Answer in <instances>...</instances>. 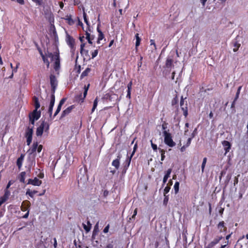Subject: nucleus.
Returning a JSON list of instances; mask_svg holds the SVG:
<instances>
[{"label": "nucleus", "mask_w": 248, "mask_h": 248, "mask_svg": "<svg viewBox=\"0 0 248 248\" xmlns=\"http://www.w3.org/2000/svg\"><path fill=\"white\" fill-rule=\"evenodd\" d=\"M49 128L48 123L45 121H42L39 126L37 128L36 134L37 136H41L43 132H47Z\"/></svg>", "instance_id": "1"}, {"label": "nucleus", "mask_w": 248, "mask_h": 248, "mask_svg": "<svg viewBox=\"0 0 248 248\" xmlns=\"http://www.w3.org/2000/svg\"><path fill=\"white\" fill-rule=\"evenodd\" d=\"M164 137V142L170 147H174L176 143L173 141L171 134L168 131H163Z\"/></svg>", "instance_id": "2"}, {"label": "nucleus", "mask_w": 248, "mask_h": 248, "mask_svg": "<svg viewBox=\"0 0 248 248\" xmlns=\"http://www.w3.org/2000/svg\"><path fill=\"white\" fill-rule=\"evenodd\" d=\"M66 42L67 44L70 47L71 52L72 53H74L76 50V46L75 41L74 38L68 34H67L66 36Z\"/></svg>", "instance_id": "3"}, {"label": "nucleus", "mask_w": 248, "mask_h": 248, "mask_svg": "<svg viewBox=\"0 0 248 248\" xmlns=\"http://www.w3.org/2000/svg\"><path fill=\"white\" fill-rule=\"evenodd\" d=\"M40 116V110H34L33 112L29 115L30 123L33 125L34 124V122L38 120Z\"/></svg>", "instance_id": "4"}, {"label": "nucleus", "mask_w": 248, "mask_h": 248, "mask_svg": "<svg viewBox=\"0 0 248 248\" xmlns=\"http://www.w3.org/2000/svg\"><path fill=\"white\" fill-rule=\"evenodd\" d=\"M50 82L51 87V94H54L58 85V81L56 77L53 74L50 75Z\"/></svg>", "instance_id": "5"}, {"label": "nucleus", "mask_w": 248, "mask_h": 248, "mask_svg": "<svg viewBox=\"0 0 248 248\" xmlns=\"http://www.w3.org/2000/svg\"><path fill=\"white\" fill-rule=\"evenodd\" d=\"M180 105L182 110L183 111L184 115L186 117L188 114L187 102L185 101L183 96L181 97Z\"/></svg>", "instance_id": "6"}, {"label": "nucleus", "mask_w": 248, "mask_h": 248, "mask_svg": "<svg viewBox=\"0 0 248 248\" xmlns=\"http://www.w3.org/2000/svg\"><path fill=\"white\" fill-rule=\"evenodd\" d=\"M33 130L32 128H28L25 133V137L27 139V144L30 145L32 140Z\"/></svg>", "instance_id": "7"}, {"label": "nucleus", "mask_w": 248, "mask_h": 248, "mask_svg": "<svg viewBox=\"0 0 248 248\" xmlns=\"http://www.w3.org/2000/svg\"><path fill=\"white\" fill-rule=\"evenodd\" d=\"M55 101V94H51L50 95V103L48 107V113L49 114V116L51 117L52 114L53 108L54 105Z\"/></svg>", "instance_id": "8"}, {"label": "nucleus", "mask_w": 248, "mask_h": 248, "mask_svg": "<svg viewBox=\"0 0 248 248\" xmlns=\"http://www.w3.org/2000/svg\"><path fill=\"white\" fill-rule=\"evenodd\" d=\"M42 184V181L40 180L37 177H35L34 179H29L27 184L32 185L35 186H40Z\"/></svg>", "instance_id": "9"}, {"label": "nucleus", "mask_w": 248, "mask_h": 248, "mask_svg": "<svg viewBox=\"0 0 248 248\" xmlns=\"http://www.w3.org/2000/svg\"><path fill=\"white\" fill-rule=\"evenodd\" d=\"M89 31L90 32L91 31V30L90 29H89L88 31L87 30V31H85V35H86L85 39L86 40H87L88 43L92 45L93 44L92 41L93 40H94V35H93V34H91L89 32Z\"/></svg>", "instance_id": "10"}, {"label": "nucleus", "mask_w": 248, "mask_h": 248, "mask_svg": "<svg viewBox=\"0 0 248 248\" xmlns=\"http://www.w3.org/2000/svg\"><path fill=\"white\" fill-rule=\"evenodd\" d=\"M75 108L74 105H71L68 108H67L65 109L62 111L61 114V118L64 117L65 116L68 115L71 112L72 110Z\"/></svg>", "instance_id": "11"}, {"label": "nucleus", "mask_w": 248, "mask_h": 248, "mask_svg": "<svg viewBox=\"0 0 248 248\" xmlns=\"http://www.w3.org/2000/svg\"><path fill=\"white\" fill-rule=\"evenodd\" d=\"M45 56L47 58H50L51 61H54L56 59H57L56 56H58V57H60L59 54L57 53H56L55 54H53L52 53L48 51L45 53Z\"/></svg>", "instance_id": "12"}, {"label": "nucleus", "mask_w": 248, "mask_h": 248, "mask_svg": "<svg viewBox=\"0 0 248 248\" xmlns=\"http://www.w3.org/2000/svg\"><path fill=\"white\" fill-rule=\"evenodd\" d=\"M66 100V99L65 98H63L61 100L54 114V117H55L59 113L61 109L62 106L65 103Z\"/></svg>", "instance_id": "13"}, {"label": "nucleus", "mask_w": 248, "mask_h": 248, "mask_svg": "<svg viewBox=\"0 0 248 248\" xmlns=\"http://www.w3.org/2000/svg\"><path fill=\"white\" fill-rule=\"evenodd\" d=\"M222 145L224 148V150H225V153L226 154L229 152L231 146L230 143L228 141L224 140L222 142Z\"/></svg>", "instance_id": "14"}, {"label": "nucleus", "mask_w": 248, "mask_h": 248, "mask_svg": "<svg viewBox=\"0 0 248 248\" xmlns=\"http://www.w3.org/2000/svg\"><path fill=\"white\" fill-rule=\"evenodd\" d=\"M57 59H56L54 64V68L56 71H58L60 68V57L56 56Z\"/></svg>", "instance_id": "15"}, {"label": "nucleus", "mask_w": 248, "mask_h": 248, "mask_svg": "<svg viewBox=\"0 0 248 248\" xmlns=\"http://www.w3.org/2000/svg\"><path fill=\"white\" fill-rule=\"evenodd\" d=\"M97 31L99 33L97 40V43L98 44H100V41H101L104 38V36L103 32L99 29V25H98V26H97Z\"/></svg>", "instance_id": "16"}, {"label": "nucleus", "mask_w": 248, "mask_h": 248, "mask_svg": "<svg viewBox=\"0 0 248 248\" xmlns=\"http://www.w3.org/2000/svg\"><path fill=\"white\" fill-rule=\"evenodd\" d=\"M82 225L84 229L86 232H89L92 228V224L89 221H87L86 222L83 223Z\"/></svg>", "instance_id": "17"}, {"label": "nucleus", "mask_w": 248, "mask_h": 248, "mask_svg": "<svg viewBox=\"0 0 248 248\" xmlns=\"http://www.w3.org/2000/svg\"><path fill=\"white\" fill-rule=\"evenodd\" d=\"M171 172V169H168L167 170V171H166L165 175L164 176L163 180V186H164L167 182L168 179L170 177Z\"/></svg>", "instance_id": "18"}, {"label": "nucleus", "mask_w": 248, "mask_h": 248, "mask_svg": "<svg viewBox=\"0 0 248 248\" xmlns=\"http://www.w3.org/2000/svg\"><path fill=\"white\" fill-rule=\"evenodd\" d=\"M112 165L114 166L116 169H118L120 166V157L118 156V158L114 160L112 162Z\"/></svg>", "instance_id": "19"}, {"label": "nucleus", "mask_w": 248, "mask_h": 248, "mask_svg": "<svg viewBox=\"0 0 248 248\" xmlns=\"http://www.w3.org/2000/svg\"><path fill=\"white\" fill-rule=\"evenodd\" d=\"M33 101H34V105L35 107V109L38 110V109L40 107V103L39 102L38 99L37 97L34 96L33 97Z\"/></svg>", "instance_id": "20"}, {"label": "nucleus", "mask_w": 248, "mask_h": 248, "mask_svg": "<svg viewBox=\"0 0 248 248\" xmlns=\"http://www.w3.org/2000/svg\"><path fill=\"white\" fill-rule=\"evenodd\" d=\"M23 159L24 156L22 155L17 159L16 165L19 169L22 167Z\"/></svg>", "instance_id": "21"}, {"label": "nucleus", "mask_w": 248, "mask_h": 248, "mask_svg": "<svg viewBox=\"0 0 248 248\" xmlns=\"http://www.w3.org/2000/svg\"><path fill=\"white\" fill-rule=\"evenodd\" d=\"M40 54L42 58V59L44 62V63H46V66L47 68L49 66V62L48 60V59L43 54V52L41 51H40Z\"/></svg>", "instance_id": "22"}, {"label": "nucleus", "mask_w": 248, "mask_h": 248, "mask_svg": "<svg viewBox=\"0 0 248 248\" xmlns=\"http://www.w3.org/2000/svg\"><path fill=\"white\" fill-rule=\"evenodd\" d=\"M173 65V60L168 58L166 62V66L167 68H170Z\"/></svg>", "instance_id": "23"}, {"label": "nucleus", "mask_w": 248, "mask_h": 248, "mask_svg": "<svg viewBox=\"0 0 248 248\" xmlns=\"http://www.w3.org/2000/svg\"><path fill=\"white\" fill-rule=\"evenodd\" d=\"M217 227L218 229L221 232L225 231L226 230V228L224 226V222L223 221L220 222L218 223Z\"/></svg>", "instance_id": "24"}, {"label": "nucleus", "mask_w": 248, "mask_h": 248, "mask_svg": "<svg viewBox=\"0 0 248 248\" xmlns=\"http://www.w3.org/2000/svg\"><path fill=\"white\" fill-rule=\"evenodd\" d=\"M130 162H131V158H127L126 159V164L124 165V170H123V173H125L126 172V171L127 170V169L130 165Z\"/></svg>", "instance_id": "25"}, {"label": "nucleus", "mask_w": 248, "mask_h": 248, "mask_svg": "<svg viewBox=\"0 0 248 248\" xmlns=\"http://www.w3.org/2000/svg\"><path fill=\"white\" fill-rule=\"evenodd\" d=\"M26 176V172L25 171L21 172L19 176V181L22 183H25Z\"/></svg>", "instance_id": "26"}, {"label": "nucleus", "mask_w": 248, "mask_h": 248, "mask_svg": "<svg viewBox=\"0 0 248 248\" xmlns=\"http://www.w3.org/2000/svg\"><path fill=\"white\" fill-rule=\"evenodd\" d=\"M38 147L37 142H34L32 144V147L31 150H29L31 154H32L36 151Z\"/></svg>", "instance_id": "27"}, {"label": "nucleus", "mask_w": 248, "mask_h": 248, "mask_svg": "<svg viewBox=\"0 0 248 248\" xmlns=\"http://www.w3.org/2000/svg\"><path fill=\"white\" fill-rule=\"evenodd\" d=\"M91 69L89 68H87L81 74L80 78H83L84 77L87 76L88 74L90 72Z\"/></svg>", "instance_id": "28"}, {"label": "nucleus", "mask_w": 248, "mask_h": 248, "mask_svg": "<svg viewBox=\"0 0 248 248\" xmlns=\"http://www.w3.org/2000/svg\"><path fill=\"white\" fill-rule=\"evenodd\" d=\"M233 51L234 52H236L238 49H239V47L240 46V44L237 42L236 41H235L233 43Z\"/></svg>", "instance_id": "29"}, {"label": "nucleus", "mask_w": 248, "mask_h": 248, "mask_svg": "<svg viewBox=\"0 0 248 248\" xmlns=\"http://www.w3.org/2000/svg\"><path fill=\"white\" fill-rule=\"evenodd\" d=\"M173 188H174L175 193L177 194L178 192L179 189V182H176L174 184Z\"/></svg>", "instance_id": "30"}, {"label": "nucleus", "mask_w": 248, "mask_h": 248, "mask_svg": "<svg viewBox=\"0 0 248 248\" xmlns=\"http://www.w3.org/2000/svg\"><path fill=\"white\" fill-rule=\"evenodd\" d=\"M37 193V191H31L30 189H28L26 192V195H29L31 197H33L35 194Z\"/></svg>", "instance_id": "31"}, {"label": "nucleus", "mask_w": 248, "mask_h": 248, "mask_svg": "<svg viewBox=\"0 0 248 248\" xmlns=\"http://www.w3.org/2000/svg\"><path fill=\"white\" fill-rule=\"evenodd\" d=\"M135 37H136V47H137L138 46H139V45L140 44V42L141 39L140 38V37L139 36V34L138 33H137L135 35Z\"/></svg>", "instance_id": "32"}, {"label": "nucleus", "mask_w": 248, "mask_h": 248, "mask_svg": "<svg viewBox=\"0 0 248 248\" xmlns=\"http://www.w3.org/2000/svg\"><path fill=\"white\" fill-rule=\"evenodd\" d=\"M98 104V99L96 98L93 101V107L92 109V113L93 112L95 109H96L97 106Z\"/></svg>", "instance_id": "33"}, {"label": "nucleus", "mask_w": 248, "mask_h": 248, "mask_svg": "<svg viewBox=\"0 0 248 248\" xmlns=\"http://www.w3.org/2000/svg\"><path fill=\"white\" fill-rule=\"evenodd\" d=\"M86 43L85 42L81 43L80 52L81 54H82L84 51H85L86 53H88V50H85L84 48L85 46Z\"/></svg>", "instance_id": "34"}, {"label": "nucleus", "mask_w": 248, "mask_h": 248, "mask_svg": "<svg viewBox=\"0 0 248 248\" xmlns=\"http://www.w3.org/2000/svg\"><path fill=\"white\" fill-rule=\"evenodd\" d=\"M206 162H207V158L206 157H204L203 159V161H202V167H201L202 172H204V168H205Z\"/></svg>", "instance_id": "35"}, {"label": "nucleus", "mask_w": 248, "mask_h": 248, "mask_svg": "<svg viewBox=\"0 0 248 248\" xmlns=\"http://www.w3.org/2000/svg\"><path fill=\"white\" fill-rule=\"evenodd\" d=\"M8 199H7L5 196H3L0 198V206L3 204L4 202H5Z\"/></svg>", "instance_id": "36"}, {"label": "nucleus", "mask_w": 248, "mask_h": 248, "mask_svg": "<svg viewBox=\"0 0 248 248\" xmlns=\"http://www.w3.org/2000/svg\"><path fill=\"white\" fill-rule=\"evenodd\" d=\"M167 125H168V124L165 123V122H164L162 124V128L163 130V131H168V132H169V130L167 129V128H168Z\"/></svg>", "instance_id": "37"}, {"label": "nucleus", "mask_w": 248, "mask_h": 248, "mask_svg": "<svg viewBox=\"0 0 248 248\" xmlns=\"http://www.w3.org/2000/svg\"><path fill=\"white\" fill-rule=\"evenodd\" d=\"M98 53V49H95L91 53L92 54V59H94L95 57L97 56Z\"/></svg>", "instance_id": "38"}, {"label": "nucleus", "mask_w": 248, "mask_h": 248, "mask_svg": "<svg viewBox=\"0 0 248 248\" xmlns=\"http://www.w3.org/2000/svg\"><path fill=\"white\" fill-rule=\"evenodd\" d=\"M170 189V186H167L165 187V188L164 189V196H165L166 194H167L169 192Z\"/></svg>", "instance_id": "39"}, {"label": "nucleus", "mask_w": 248, "mask_h": 248, "mask_svg": "<svg viewBox=\"0 0 248 248\" xmlns=\"http://www.w3.org/2000/svg\"><path fill=\"white\" fill-rule=\"evenodd\" d=\"M10 194L11 193L10 191L8 190V189H5L4 190V194L3 196L6 197L7 199H8L10 195Z\"/></svg>", "instance_id": "40"}, {"label": "nucleus", "mask_w": 248, "mask_h": 248, "mask_svg": "<svg viewBox=\"0 0 248 248\" xmlns=\"http://www.w3.org/2000/svg\"><path fill=\"white\" fill-rule=\"evenodd\" d=\"M83 17H84V22L86 23L87 25L89 27V22L88 20L86 14L85 12L83 13Z\"/></svg>", "instance_id": "41"}, {"label": "nucleus", "mask_w": 248, "mask_h": 248, "mask_svg": "<svg viewBox=\"0 0 248 248\" xmlns=\"http://www.w3.org/2000/svg\"><path fill=\"white\" fill-rule=\"evenodd\" d=\"M159 149L161 152V161H163L164 160V158L165 157V151H164L162 149Z\"/></svg>", "instance_id": "42"}, {"label": "nucleus", "mask_w": 248, "mask_h": 248, "mask_svg": "<svg viewBox=\"0 0 248 248\" xmlns=\"http://www.w3.org/2000/svg\"><path fill=\"white\" fill-rule=\"evenodd\" d=\"M218 242V240H215L214 241L211 242L208 246V248H210V247H213L214 245L217 244Z\"/></svg>", "instance_id": "43"}, {"label": "nucleus", "mask_w": 248, "mask_h": 248, "mask_svg": "<svg viewBox=\"0 0 248 248\" xmlns=\"http://www.w3.org/2000/svg\"><path fill=\"white\" fill-rule=\"evenodd\" d=\"M151 141V146H152V147L153 148V149L154 150V151H156L157 149V145L155 144H154L152 140Z\"/></svg>", "instance_id": "44"}, {"label": "nucleus", "mask_w": 248, "mask_h": 248, "mask_svg": "<svg viewBox=\"0 0 248 248\" xmlns=\"http://www.w3.org/2000/svg\"><path fill=\"white\" fill-rule=\"evenodd\" d=\"M98 231V223H97L94 226L93 233L96 232Z\"/></svg>", "instance_id": "45"}, {"label": "nucleus", "mask_w": 248, "mask_h": 248, "mask_svg": "<svg viewBox=\"0 0 248 248\" xmlns=\"http://www.w3.org/2000/svg\"><path fill=\"white\" fill-rule=\"evenodd\" d=\"M33 1L36 3L38 5H41L42 4V0H32Z\"/></svg>", "instance_id": "46"}, {"label": "nucleus", "mask_w": 248, "mask_h": 248, "mask_svg": "<svg viewBox=\"0 0 248 248\" xmlns=\"http://www.w3.org/2000/svg\"><path fill=\"white\" fill-rule=\"evenodd\" d=\"M109 225L108 224L104 229L103 230V232L104 233H107L108 232V230H109Z\"/></svg>", "instance_id": "47"}, {"label": "nucleus", "mask_w": 248, "mask_h": 248, "mask_svg": "<svg viewBox=\"0 0 248 248\" xmlns=\"http://www.w3.org/2000/svg\"><path fill=\"white\" fill-rule=\"evenodd\" d=\"M192 139V138H189L187 139V143H186V147H188L190 144Z\"/></svg>", "instance_id": "48"}, {"label": "nucleus", "mask_w": 248, "mask_h": 248, "mask_svg": "<svg viewBox=\"0 0 248 248\" xmlns=\"http://www.w3.org/2000/svg\"><path fill=\"white\" fill-rule=\"evenodd\" d=\"M241 89V87H239L238 89V90H237V93H236V97H235V100H236L237 99V98L238 97V96H239V92H240V91Z\"/></svg>", "instance_id": "49"}, {"label": "nucleus", "mask_w": 248, "mask_h": 248, "mask_svg": "<svg viewBox=\"0 0 248 248\" xmlns=\"http://www.w3.org/2000/svg\"><path fill=\"white\" fill-rule=\"evenodd\" d=\"M42 148H43V146L41 145H40L38 146V147L37 148V152L38 153L41 152V151L42 150Z\"/></svg>", "instance_id": "50"}, {"label": "nucleus", "mask_w": 248, "mask_h": 248, "mask_svg": "<svg viewBox=\"0 0 248 248\" xmlns=\"http://www.w3.org/2000/svg\"><path fill=\"white\" fill-rule=\"evenodd\" d=\"M79 39L81 42V43L84 42L85 41V37L84 36H80Z\"/></svg>", "instance_id": "51"}, {"label": "nucleus", "mask_w": 248, "mask_h": 248, "mask_svg": "<svg viewBox=\"0 0 248 248\" xmlns=\"http://www.w3.org/2000/svg\"><path fill=\"white\" fill-rule=\"evenodd\" d=\"M87 91L86 90H85L84 92V93H83V97L82 99V101L81 102H83V100L84 99V98L86 97V95H87Z\"/></svg>", "instance_id": "52"}, {"label": "nucleus", "mask_w": 248, "mask_h": 248, "mask_svg": "<svg viewBox=\"0 0 248 248\" xmlns=\"http://www.w3.org/2000/svg\"><path fill=\"white\" fill-rule=\"evenodd\" d=\"M132 87V82H130L127 85V88L128 90H131Z\"/></svg>", "instance_id": "53"}, {"label": "nucleus", "mask_w": 248, "mask_h": 248, "mask_svg": "<svg viewBox=\"0 0 248 248\" xmlns=\"http://www.w3.org/2000/svg\"><path fill=\"white\" fill-rule=\"evenodd\" d=\"M12 184V181H9V182L6 186V189H8V188L10 187V186Z\"/></svg>", "instance_id": "54"}, {"label": "nucleus", "mask_w": 248, "mask_h": 248, "mask_svg": "<svg viewBox=\"0 0 248 248\" xmlns=\"http://www.w3.org/2000/svg\"><path fill=\"white\" fill-rule=\"evenodd\" d=\"M130 94H131V90H127V93L126 95V97L130 98Z\"/></svg>", "instance_id": "55"}, {"label": "nucleus", "mask_w": 248, "mask_h": 248, "mask_svg": "<svg viewBox=\"0 0 248 248\" xmlns=\"http://www.w3.org/2000/svg\"><path fill=\"white\" fill-rule=\"evenodd\" d=\"M54 247L55 248H57V240H56V238H54Z\"/></svg>", "instance_id": "56"}, {"label": "nucleus", "mask_w": 248, "mask_h": 248, "mask_svg": "<svg viewBox=\"0 0 248 248\" xmlns=\"http://www.w3.org/2000/svg\"><path fill=\"white\" fill-rule=\"evenodd\" d=\"M150 43H151V45H154L155 47V41L154 40H150Z\"/></svg>", "instance_id": "57"}, {"label": "nucleus", "mask_w": 248, "mask_h": 248, "mask_svg": "<svg viewBox=\"0 0 248 248\" xmlns=\"http://www.w3.org/2000/svg\"><path fill=\"white\" fill-rule=\"evenodd\" d=\"M38 177H39L40 178H44V173H40L38 174Z\"/></svg>", "instance_id": "58"}, {"label": "nucleus", "mask_w": 248, "mask_h": 248, "mask_svg": "<svg viewBox=\"0 0 248 248\" xmlns=\"http://www.w3.org/2000/svg\"><path fill=\"white\" fill-rule=\"evenodd\" d=\"M113 246L111 244H108L105 248H113Z\"/></svg>", "instance_id": "59"}, {"label": "nucleus", "mask_w": 248, "mask_h": 248, "mask_svg": "<svg viewBox=\"0 0 248 248\" xmlns=\"http://www.w3.org/2000/svg\"><path fill=\"white\" fill-rule=\"evenodd\" d=\"M201 3H202V5L204 6L205 5V2H206L207 0H200Z\"/></svg>", "instance_id": "60"}, {"label": "nucleus", "mask_w": 248, "mask_h": 248, "mask_svg": "<svg viewBox=\"0 0 248 248\" xmlns=\"http://www.w3.org/2000/svg\"><path fill=\"white\" fill-rule=\"evenodd\" d=\"M209 118L210 119L213 118V113H212V111H211L210 113H209Z\"/></svg>", "instance_id": "61"}, {"label": "nucleus", "mask_w": 248, "mask_h": 248, "mask_svg": "<svg viewBox=\"0 0 248 248\" xmlns=\"http://www.w3.org/2000/svg\"><path fill=\"white\" fill-rule=\"evenodd\" d=\"M113 43L114 40H111L109 44L108 47H110L113 45Z\"/></svg>", "instance_id": "62"}, {"label": "nucleus", "mask_w": 248, "mask_h": 248, "mask_svg": "<svg viewBox=\"0 0 248 248\" xmlns=\"http://www.w3.org/2000/svg\"><path fill=\"white\" fill-rule=\"evenodd\" d=\"M89 85H89V84H88V85H87V86H85V87H84V90H87V91L88 92V89H89Z\"/></svg>", "instance_id": "63"}, {"label": "nucleus", "mask_w": 248, "mask_h": 248, "mask_svg": "<svg viewBox=\"0 0 248 248\" xmlns=\"http://www.w3.org/2000/svg\"><path fill=\"white\" fill-rule=\"evenodd\" d=\"M17 72V69L16 68H13L12 73H16Z\"/></svg>", "instance_id": "64"}]
</instances>
